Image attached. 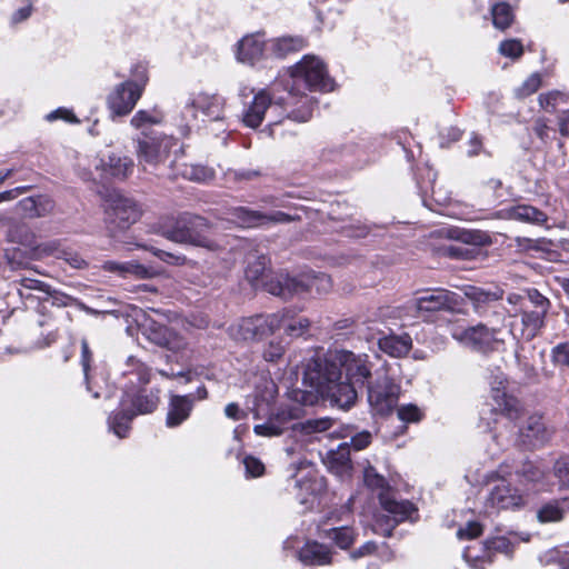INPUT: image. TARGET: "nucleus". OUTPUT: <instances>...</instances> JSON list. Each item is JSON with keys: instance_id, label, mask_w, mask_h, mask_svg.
Returning <instances> with one entry per match:
<instances>
[{"instance_id": "obj_1", "label": "nucleus", "mask_w": 569, "mask_h": 569, "mask_svg": "<svg viewBox=\"0 0 569 569\" xmlns=\"http://www.w3.org/2000/svg\"><path fill=\"white\" fill-rule=\"evenodd\" d=\"M303 383L310 391H295V399L305 406L313 405L318 396L328 399L340 409H349L356 403L358 388L342 380V372L322 358H311L305 366Z\"/></svg>"}, {"instance_id": "obj_2", "label": "nucleus", "mask_w": 569, "mask_h": 569, "mask_svg": "<svg viewBox=\"0 0 569 569\" xmlns=\"http://www.w3.org/2000/svg\"><path fill=\"white\" fill-rule=\"evenodd\" d=\"M542 472L528 465L521 472H507L505 469L488 475L491 485L486 501V511L516 510L525 507L530 497L539 490Z\"/></svg>"}, {"instance_id": "obj_3", "label": "nucleus", "mask_w": 569, "mask_h": 569, "mask_svg": "<svg viewBox=\"0 0 569 569\" xmlns=\"http://www.w3.org/2000/svg\"><path fill=\"white\" fill-rule=\"evenodd\" d=\"M513 309L508 310L512 320L509 333L515 339L531 340L545 325L550 301L538 290L530 289L526 295L510 293L507 298Z\"/></svg>"}, {"instance_id": "obj_4", "label": "nucleus", "mask_w": 569, "mask_h": 569, "mask_svg": "<svg viewBox=\"0 0 569 569\" xmlns=\"http://www.w3.org/2000/svg\"><path fill=\"white\" fill-rule=\"evenodd\" d=\"M289 72L292 79L291 94H300L301 89L321 92L335 89V82L328 74L326 63L317 56H303Z\"/></svg>"}, {"instance_id": "obj_5", "label": "nucleus", "mask_w": 569, "mask_h": 569, "mask_svg": "<svg viewBox=\"0 0 569 569\" xmlns=\"http://www.w3.org/2000/svg\"><path fill=\"white\" fill-rule=\"evenodd\" d=\"M210 228L207 220L196 216H181L171 224L162 228V236L170 241L216 249L217 244L209 238Z\"/></svg>"}, {"instance_id": "obj_6", "label": "nucleus", "mask_w": 569, "mask_h": 569, "mask_svg": "<svg viewBox=\"0 0 569 569\" xmlns=\"http://www.w3.org/2000/svg\"><path fill=\"white\" fill-rule=\"evenodd\" d=\"M264 286L271 295L289 299L305 291L315 290L318 293H326L331 289L332 282L330 277L325 273H303L299 278L278 274Z\"/></svg>"}, {"instance_id": "obj_7", "label": "nucleus", "mask_w": 569, "mask_h": 569, "mask_svg": "<svg viewBox=\"0 0 569 569\" xmlns=\"http://www.w3.org/2000/svg\"><path fill=\"white\" fill-rule=\"evenodd\" d=\"M159 399L156 395L137 393L126 391L120 402V411L108 419L109 429L119 438L127 437L130 422L137 415L151 413L158 407Z\"/></svg>"}, {"instance_id": "obj_8", "label": "nucleus", "mask_w": 569, "mask_h": 569, "mask_svg": "<svg viewBox=\"0 0 569 569\" xmlns=\"http://www.w3.org/2000/svg\"><path fill=\"white\" fill-rule=\"evenodd\" d=\"M148 81L144 68H138L133 80L123 81L109 92L107 107L112 118L124 117L136 107Z\"/></svg>"}, {"instance_id": "obj_9", "label": "nucleus", "mask_w": 569, "mask_h": 569, "mask_svg": "<svg viewBox=\"0 0 569 569\" xmlns=\"http://www.w3.org/2000/svg\"><path fill=\"white\" fill-rule=\"evenodd\" d=\"M104 213L108 229L114 236L139 220L141 208L132 198L112 192L106 199Z\"/></svg>"}, {"instance_id": "obj_10", "label": "nucleus", "mask_w": 569, "mask_h": 569, "mask_svg": "<svg viewBox=\"0 0 569 569\" xmlns=\"http://www.w3.org/2000/svg\"><path fill=\"white\" fill-rule=\"evenodd\" d=\"M137 143L136 154L140 164L158 166L167 160L171 149L178 146L177 139L172 136L143 131L134 139Z\"/></svg>"}, {"instance_id": "obj_11", "label": "nucleus", "mask_w": 569, "mask_h": 569, "mask_svg": "<svg viewBox=\"0 0 569 569\" xmlns=\"http://www.w3.org/2000/svg\"><path fill=\"white\" fill-rule=\"evenodd\" d=\"M230 336L236 340H259L280 330L279 311L257 315L239 320L230 327Z\"/></svg>"}, {"instance_id": "obj_12", "label": "nucleus", "mask_w": 569, "mask_h": 569, "mask_svg": "<svg viewBox=\"0 0 569 569\" xmlns=\"http://www.w3.org/2000/svg\"><path fill=\"white\" fill-rule=\"evenodd\" d=\"M323 360L341 370L342 378L345 377L349 383L358 389H362L371 376V367L367 355H356L351 351L341 350L335 352L331 359Z\"/></svg>"}, {"instance_id": "obj_13", "label": "nucleus", "mask_w": 569, "mask_h": 569, "mask_svg": "<svg viewBox=\"0 0 569 569\" xmlns=\"http://www.w3.org/2000/svg\"><path fill=\"white\" fill-rule=\"evenodd\" d=\"M490 385V398L493 401L492 410L507 417L511 421H517L522 415L520 401L507 392L508 380L503 372L497 368L488 377Z\"/></svg>"}, {"instance_id": "obj_14", "label": "nucleus", "mask_w": 569, "mask_h": 569, "mask_svg": "<svg viewBox=\"0 0 569 569\" xmlns=\"http://www.w3.org/2000/svg\"><path fill=\"white\" fill-rule=\"evenodd\" d=\"M380 503L389 516H379L372 525V531L385 537L391 536L397 523L409 519L416 511L413 505L407 500L398 501L389 493H380Z\"/></svg>"}, {"instance_id": "obj_15", "label": "nucleus", "mask_w": 569, "mask_h": 569, "mask_svg": "<svg viewBox=\"0 0 569 569\" xmlns=\"http://www.w3.org/2000/svg\"><path fill=\"white\" fill-rule=\"evenodd\" d=\"M452 337L466 347L480 352L492 350L505 341L500 329H490L481 323L469 328H457L452 331Z\"/></svg>"}, {"instance_id": "obj_16", "label": "nucleus", "mask_w": 569, "mask_h": 569, "mask_svg": "<svg viewBox=\"0 0 569 569\" xmlns=\"http://www.w3.org/2000/svg\"><path fill=\"white\" fill-rule=\"evenodd\" d=\"M207 398L208 391L204 386L199 387L193 393H170L166 415V427L172 429L181 426L190 418L196 401Z\"/></svg>"}, {"instance_id": "obj_17", "label": "nucleus", "mask_w": 569, "mask_h": 569, "mask_svg": "<svg viewBox=\"0 0 569 569\" xmlns=\"http://www.w3.org/2000/svg\"><path fill=\"white\" fill-rule=\"evenodd\" d=\"M142 335L152 343L166 348L172 352H179L187 347V341L177 332L170 330L163 323L146 315L140 322Z\"/></svg>"}, {"instance_id": "obj_18", "label": "nucleus", "mask_w": 569, "mask_h": 569, "mask_svg": "<svg viewBox=\"0 0 569 569\" xmlns=\"http://www.w3.org/2000/svg\"><path fill=\"white\" fill-rule=\"evenodd\" d=\"M399 395L400 387L386 376L369 388L368 401L376 415L385 416L397 406Z\"/></svg>"}, {"instance_id": "obj_19", "label": "nucleus", "mask_w": 569, "mask_h": 569, "mask_svg": "<svg viewBox=\"0 0 569 569\" xmlns=\"http://www.w3.org/2000/svg\"><path fill=\"white\" fill-rule=\"evenodd\" d=\"M413 307L418 312H432L453 309L458 306V296L442 288L429 289L421 292L415 300Z\"/></svg>"}, {"instance_id": "obj_20", "label": "nucleus", "mask_w": 569, "mask_h": 569, "mask_svg": "<svg viewBox=\"0 0 569 569\" xmlns=\"http://www.w3.org/2000/svg\"><path fill=\"white\" fill-rule=\"evenodd\" d=\"M97 176L90 174L88 179H126L133 170V160L127 156L110 153L96 161Z\"/></svg>"}, {"instance_id": "obj_21", "label": "nucleus", "mask_w": 569, "mask_h": 569, "mask_svg": "<svg viewBox=\"0 0 569 569\" xmlns=\"http://www.w3.org/2000/svg\"><path fill=\"white\" fill-rule=\"evenodd\" d=\"M271 106V93L267 89L257 91L252 100L243 109V124L248 128L257 129L264 120L266 112Z\"/></svg>"}, {"instance_id": "obj_22", "label": "nucleus", "mask_w": 569, "mask_h": 569, "mask_svg": "<svg viewBox=\"0 0 569 569\" xmlns=\"http://www.w3.org/2000/svg\"><path fill=\"white\" fill-rule=\"evenodd\" d=\"M186 108L190 109L193 117L197 116V112H201L212 120H218L223 113L224 99L218 94L199 92L190 97Z\"/></svg>"}, {"instance_id": "obj_23", "label": "nucleus", "mask_w": 569, "mask_h": 569, "mask_svg": "<svg viewBox=\"0 0 569 569\" xmlns=\"http://www.w3.org/2000/svg\"><path fill=\"white\" fill-rule=\"evenodd\" d=\"M268 42L262 33H251L241 38L237 46V59L242 63L254 64L263 58Z\"/></svg>"}, {"instance_id": "obj_24", "label": "nucleus", "mask_w": 569, "mask_h": 569, "mask_svg": "<svg viewBox=\"0 0 569 569\" xmlns=\"http://www.w3.org/2000/svg\"><path fill=\"white\" fill-rule=\"evenodd\" d=\"M103 269L123 278L149 279L159 274L153 268L143 266L134 260L126 262L107 261L103 264Z\"/></svg>"}, {"instance_id": "obj_25", "label": "nucleus", "mask_w": 569, "mask_h": 569, "mask_svg": "<svg viewBox=\"0 0 569 569\" xmlns=\"http://www.w3.org/2000/svg\"><path fill=\"white\" fill-rule=\"evenodd\" d=\"M499 219H513L522 222L543 223L547 221V214L537 208L528 204H518L502 209L497 212Z\"/></svg>"}, {"instance_id": "obj_26", "label": "nucleus", "mask_w": 569, "mask_h": 569, "mask_svg": "<svg viewBox=\"0 0 569 569\" xmlns=\"http://www.w3.org/2000/svg\"><path fill=\"white\" fill-rule=\"evenodd\" d=\"M280 329L291 338L303 337L310 329L311 322L308 318L298 316L291 309H283L279 311Z\"/></svg>"}, {"instance_id": "obj_27", "label": "nucleus", "mask_w": 569, "mask_h": 569, "mask_svg": "<svg viewBox=\"0 0 569 569\" xmlns=\"http://www.w3.org/2000/svg\"><path fill=\"white\" fill-rule=\"evenodd\" d=\"M331 550L317 541H308L299 550V560L305 565L325 566L331 562Z\"/></svg>"}, {"instance_id": "obj_28", "label": "nucleus", "mask_w": 569, "mask_h": 569, "mask_svg": "<svg viewBox=\"0 0 569 569\" xmlns=\"http://www.w3.org/2000/svg\"><path fill=\"white\" fill-rule=\"evenodd\" d=\"M326 463L335 475L341 478L349 476L351 470L349 443L342 442L336 450H330L327 453Z\"/></svg>"}, {"instance_id": "obj_29", "label": "nucleus", "mask_w": 569, "mask_h": 569, "mask_svg": "<svg viewBox=\"0 0 569 569\" xmlns=\"http://www.w3.org/2000/svg\"><path fill=\"white\" fill-rule=\"evenodd\" d=\"M306 47L301 37L284 36L268 41L267 51L274 58H284L290 53L298 52Z\"/></svg>"}, {"instance_id": "obj_30", "label": "nucleus", "mask_w": 569, "mask_h": 569, "mask_svg": "<svg viewBox=\"0 0 569 569\" xmlns=\"http://www.w3.org/2000/svg\"><path fill=\"white\" fill-rule=\"evenodd\" d=\"M379 349L391 357L406 356L412 348V339L408 333L385 336L378 341Z\"/></svg>"}, {"instance_id": "obj_31", "label": "nucleus", "mask_w": 569, "mask_h": 569, "mask_svg": "<svg viewBox=\"0 0 569 569\" xmlns=\"http://www.w3.org/2000/svg\"><path fill=\"white\" fill-rule=\"evenodd\" d=\"M519 431L523 441L533 446L542 443L549 438L542 418L537 415L530 416L519 428Z\"/></svg>"}, {"instance_id": "obj_32", "label": "nucleus", "mask_w": 569, "mask_h": 569, "mask_svg": "<svg viewBox=\"0 0 569 569\" xmlns=\"http://www.w3.org/2000/svg\"><path fill=\"white\" fill-rule=\"evenodd\" d=\"M232 221L243 228H253L264 224L266 214L249 210L244 207L234 208L231 211Z\"/></svg>"}, {"instance_id": "obj_33", "label": "nucleus", "mask_w": 569, "mask_h": 569, "mask_svg": "<svg viewBox=\"0 0 569 569\" xmlns=\"http://www.w3.org/2000/svg\"><path fill=\"white\" fill-rule=\"evenodd\" d=\"M492 23L499 30L508 29L513 20L515 13L511 6L507 2H498L491 7Z\"/></svg>"}, {"instance_id": "obj_34", "label": "nucleus", "mask_w": 569, "mask_h": 569, "mask_svg": "<svg viewBox=\"0 0 569 569\" xmlns=\"http://www.w3.org/2000/svg\"><path fill=\"white\" fill-rule=\"evenodd\" d=\"M332 419L319 418V419H310L303 423H298L293 426L295 436H311L317 432H323L329 430L332 427Z\"/></svg>"}, {"instance_id": "obj_35", "label": "nucleus", "mask_w": 569, "mask_h": 569, "mask_svg": "<svg viewBox=\"0 0 569 569\" xmlns=\"http://www.w3.org/2000/svg\"><path fill=\"white\" fill-rule=\"evenodd\" d=\"M183 178L197 181L207 182L214 177V171L202 164L184 163L180 170Z\"/></svg>"}, {"instance_id": "obj_36", "label": "nucleus", "mask_w": 569, "mask_h": 569, "mask_svg": "<svg viewBox=\"0 0 569 569\" xmlns=\"http://www.w3.org/2000/svg\"><path fill=\"white\" fill-rule=\"evenodd\" d=\"M503 291L496 289L495 291H487L479 287L469 286L465 289V296L471 300L476 306L496 301L502 298Z\"/></svg>"}, {"instance_id": "obj_37", "label": "nucleus", "mask_w": 569, "mask_h": 569, "mask_svg": "<svg viewBox=\"0 0 569 569\" xmlns=\"http://www.w3.org/2000/svg\"><path fill=\"white\" fill-rule=\"evenodd\" d=\"M162 121V113L157 109L151 110H139L130 120V124L142 130L148 126L158 124Z\"/></svg>"}, {"instance_id": "obj_38", "label": "nucleus", "mask_w": 569, "mask_h": 569, "mask_svg": "<svg viewBox=\"0 0 569 569\" xmlns=\"http://www.w3.org/2000/svg\"><path fill=\"white\" fill-rule=\"evenodd\" d=\"M326 537L335 541L341 549H347L355 540V531L350 527L332 528L326 532Z\"/></svg>"}, {"instance_id": "obj_39", "label": "nucleus", "mask_w": 569, "mask_h": 569, "mask_svg": "<svg viewBox=\"0 0 569 569\" xmlns=\"http://www.w3.org/2000/svg\"><path fill=\"white\" fill-rule=\"evenodd\" d=\"M127 367L128 370H126L124 375L136 376L138 381L142 385L149 382L150 369L136 357L130 356L127 359Z\"/></svg>"}, {"instance_id": "obj_40", "label": "nucleus", "mask_w": 569, "mask_h": 569, "mask_svg": "<svg viewBox=\"0 0 569 569\" xmlns=\"http://www.w3.org/2000/svg\"><path fill=\"white\" fill-rule=\"evenodd\" d=\"M566 102H567V94L559 90H552L547 93H541L539 96L540 107L548 112H553L558 104L566 103Z\"/></svg>"}, {"instance_id": "obj_41", "label": "nucleus", "mask_w": 569, "mask_h": 569, "mask_svg": "<svg viewBox=\"0 0 569 569\" xmlns=\"http://www.w3.org/2000/svg\"><path fill=\"white\" fill-rule=\"evenodd\" d=\"M498 52L506 58L517 60L523 54V46L518 39H507L500 42Z\"/></svg>"}, {"instance_id": "obj_42", "label": "nucleus", "mask_w": 569, "mask_h": 569, "mask_svg": "<svg viewBox=\"0 0 569 569\" xmlns=\"http://www.w3.org/2000/svg\"><path fill=\"white\" fill-rule=\"evenodd\" d=\"M541 86V76L539 73L530 74L520 87L516 89V94L519 98L528 97L535 93Z\"/></svg>"}, {"instance_id": "obj_43", "label": "nucleus", "mask_w": 569, "mask_h": 569, "mask_svg": "<svg viewBox=\"0 0 569 569\" xmlns=\"http://www.w3.org/2000/svg\"><path fill=\"white\" fill-rule=\"evenodd\" d=\"M254 432L262 437L279 436L283 431L282 422L278 419H269L267 422L254 426Z\"/></svg>"}, {"instance_id": "obj_44", "label": "nucleus", "mask_w": 569, "mask_h": 569, "mask_svg": "<svg viewBox=\"0 0 569 569\" xmlns=\"http://www.w3.org/2000/svg\"><path fill=\"white\" fill-rule=\"evenodd\" d=\"M537 516L540 522H552L561 520L563 511L557 503H548L539 509Z\"/></svg>"}, {"instance_id": "obj_45", "label": "nucleus", "mask_w": 569, "mask_h": 569, "mask_svg": "<svg viewBox=\"0 0 569 569\" xmlns=\"http://www.w3.org/2000/svg\"><path fill=\"white\" fill-rule=\"evenodd\" d=\"M398 418L403 422H419L422 419V411L412 403L403 405L398 408Z\"/></svg>"}, {"instance_id": "obj_46", "label": "nucleus", "mask_w": 569, "mask_h": 569, "mask_svg": "<svg viewBox=\"0 0 569 569\" xmlns=\"http://www.w3.org/2000/svg\"><path fill=\"white\" fill-rule=\"evenodd\" d=\"M551 359L556 366L569 368V341L561 342L552 348Z\"/></svg>"}, {"instance_id": "obj_47", "label": "nucleus", "mask_w": 569, "mask_h": 569, "mask_svg": "<svg viewBox=\"0 0 569 569\" xmlns=\"http://www.w3.org/2000/svg\"><path fill=\"white\" fill-rule=\"evenodd\" d=\"M264 270V259L259 258L247 267L246 277L251 283L256 284L263 277Z\"/></svg>"}, {"instance_id": "obj_48", "label": "nucleus", "mask_w": 569, "mask_h": 569, "mask_svg": "<svg viewBox=\"0 0 569 569\" xmlns=\"http://www.w3.org/2000/svg\"><path fill=\"white\" fill-rule=\"evenodd\" d=\"M46 119L50 122L56 120H64L70 123H79V119L72 112V110L67 108H58L46 116Z\"/></svg>"}, {"instance_id": "obj_49", "label": "nucleus", "mask_w": 569, "mask_h": 569, "mask_svg": "<svg viewBox=\"0 0 569 569\" xmlns=\"http://www.w3.org/2000/svg\"><path fill=\"white\" fill-rule=\"evenodd\" d=\"M363 479L368 487L381 489L385 487V478L377 473L373 467H367L363 471Z\"/></svg>"}, {"instance_id": "obj_50", "label": "nucleus", "mask_w": 569, "mask_h": 569, "mask_svg": "<svg viewBox=\"0 0 569 569\" xmlns=\"http://www.w3.org/2000/svg\"><path fill=\"white\" fill-rule=\"evenodd\" d=\"M284 353V346L280 341H270L263 351L267 361H277Z\"/></svg>"}, {"instance_id": "obj_51", "label": "nucleus", "mask_w": 569, "mask_h": 569, "mask_svg": "<svg viewBox=\"0 0 569 569\" xmlns=\"http://www.w3.org/2000/svg\"><path fill=\"white\" fill-rule=\"evenodd\" d=\"M481 532H482L481 525L476 521H471V522H468L465 527H461L457 531V536L459 539H473V538H477L478 536H480Z\"/></svg>"}, {"instance_id": "obj_52", "label": "nucleus", "mask_w": 569, "mask_h": 569, "mask_svg": "<svg viewBox=\"0 0 569 569\" xmlns=\"http://www.w3.org/2000/svg\"><path fill=\"white\" fill-rule=\"evenodd\" d=\"M150 251L160 260L170 264L182 266L187 261L186 257L183 256H176L173 253L157 248H151Z\"/></svg>"}, {"instance_id": "obj_53", "label": "nucleus", "mask_w": 569, "mask_h": 569, "mask_svg": "<svg viewBox=\"0 0 569 569\" xmlns=\"http://www.w3.org/2000/svg\"><path fill=\"white\" fill-rule=\"evenodd\" d=\"M243 465L247 473L251 477H259L264 471L263 463L259 459L251 456H248L243 459Z\"/></svg>"}, {"instance_id": "obj_54", "label": "nucleus", "mask_w": 569, "mask_h": 569, "mask_svg": "<svg viewBox=\"0 0 569 569\" xmlns=\"http://www.w3.org/2000/svg\"><path fill=\"white\" fill-rule=\"evenodd\" d=\"M312 116V102L308 97H305L303 102V109L298 111H292L289 114V118H291L295 121L298 122H306L308 121Z\"/></svg>"}, {"instance_id": "obj_55", "label": "nucleus", "mask_w": 569, "mask_h": 569, "mask_svg": "<svg viewBox=\"0 0 569 569\" xmlns=\"http://www.w3.org/2000/svg\"><path fill=\"white\" fill-rule=\"evenodd\" d=\"M371 442V435L368 431H362L353 436L350 445L356 450L365 449Z\"/></svg>"}, {"instance_id": "obj_56", "label": "nucleus", "mask_w": 569, "mask_h": 569, "mask_svg": "<svg viewBox=\"0 0 569 569\" xmlns=\"http://www.w3.org/2000/svg\"><path fill=\"white\" fill-rule=\"evenodd\" d=\"M81 353H82L81 363H82V368H83V372H84L87 388H88V390H90L88 371H89V363H90V359H91V352L89 350V345H88L87 340H82V342H81Z\"/></svg>"}, {"instance_id": "obj_57", "label": "nucleus", "mask_w": 569, "mask_h": 569, "mask_svg": "<svg viewBox=\"0 0 569 569\" xmlns=\"http://www.w3.org/2000/svg\"><path fill=\"white\" fill-rule=\"evenodd\" d=\"M488 548L507 555L511 552L510 542L503 537L492 539Z\"/></svg>"}, {"instance_id": "obj_58", "label": "nucleus", "mask_w": 569, "mask_h": 569, "mask_svg": "<svg viewBox=\"0 0 569 569\" xmlns=\"http://www.w3.org/2000/svg\"><path fill=\"white\" fill-rule=\"evenodd\" d=\"M377 549V545L373 541H367L361 547H359L357 550H355L351 553V557L353 559H359L366 556L372 555Z\"/></svg>"}, {"instance_id": "obj_59", "label": "nucleus", "mask_w": 569, "mask_h": 569, "mask_svg": "<svg viewBox=\"0 0 569 569\" xmlns=\"http://www.w3.org/2000/svg\"><path fill=\"white\" fill-rule=\"evenodd\" d=\"M555 470L560 481L569 486V461H558Z\"/></svg>"}, {"instance_id": "obj_60", "label": "nucleus", "mask_w": 569, "mask_h": 569, "mask_svg": "<svg viewBox=\"0 0 569 569\" xmlns=\"http://www.w3.org/2000/svg\"><path fill=\"white\" fill-rule=\"evenodd\" d=\"M463 558L472 568L485 569L483 563L486 560L482 558H479L478 556L472 555L471 548L466 549V551L463 552Z\"/></svg>"}, {"instance_id": "obj_61", "label": "nucleus", "mask_w": 569, "mask_h": 569, "mask_svg": "<svg viewBox=\"0 0 569 569\" xmlns=\"http://www.w3.org/2000/svg\"><path fill=\"white\" fill-rule=\"evenodd\" d=\"M32 7L31 3L18 9L11 17L12 23H19L26 19H28L31 14Z\"/></svg>"}, {"instance_id": "obj_62", "label": "nucleus", "mask_w": 569, "mask_h": 569, "mask_svg": "<svg viewBox=\"0 0 569 569\" xmlns=\"http://www.w3.org/2000/svg\"><path fill=\"white\" fill-rule=\"evenodd\" d=\"M292 220H293V218L291 216H289V214H287L284 212H281V211H277V212H274L271 216L266 214L264 224H267L269 222L287 223V222H290Z\"/></svg>"}, {"instance_id": "obj_63", "label": "nucleus", "mask_w": 569, "mask_h": 569, "mask_svg": "<svg viewBox=\"0 0 569 569\" xmlns=\"http://www.w3.org/2000/svg\"><path fill=\"white\" fill-rule=\"evenodd\" d=\"M21 284L27 289L48 291V286L36 279L24 278L22 279Z\"/></svg>"}, {"instance_id": "obj_64", "label": "nucleus", "mask_w": 569, "mask_h": 569, "mask_svg": "<svg viewBox=\"0 0 569 569\" xmlns=\"http://www.w3.org/2000/svg\"><path fill=\"white\" fill-rule=\"evenodd\" d=\"M559 131L562 136H569V112L559 116Z\"/></svg>"}]
</instances>
